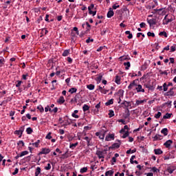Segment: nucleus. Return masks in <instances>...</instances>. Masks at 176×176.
<instances>
[{"label":"nucleus","instance_id":"nucleus-35","mask_svg":"<svg viewBox=\"0 0 176 176\" xmlns=\"http://www.w3.org/2000/svg\"><path fill=\"white\" fill-rule=\"evenodd\" d=\"M109 118L115 116V113L113 112V110H109Z\"/></svg>","mask_w":176,"mask_h":176},{"label":"nucleus","instance_id":"nucleus-47","mask_svg":"<svg viewBox=\"0 0 176 176\" xmlns=\"http://www.w3.org/2000/svg\"><path fill=\"white\" fill-rule=\"evenodd\" d=\"M148 36H152L153 38H155V33H152L151 32H148L147 33Z\"/></svg>","mask_w":176,"mask_h":176},{"label":"nucleus","instance_id":"nucleus-22","mask_svg":"<svg viewBox=\"0 0 176 176\" xmlns=\"http://www.w3.org/2000/svg\"><path fill=\"white\" fill-rule=\"evenodd\" d=\"M82 109L84 112H86V111H89V109H90V107H89V105L87 104H84V106L82 107Z\"/></svg>","mask_w":176,"mask_h":176},{"label":"nucleus","instance_id":"nucleus-51","mask_svg":"<svg viewBox=\"0 0 176 176\" xmlns=\"http://www.w3.org/2000/svg\"><path fill=\"white\" fill-rule=\"evenodd\" d=\"M5 94H6V91H0V98H2Z\"/></svg>","mask_w":176,"mask_h":176},{"label":"nucleus","instance_id":"nucleus-43","mask_svg":"<svg viewBox=\"0 0 176 176\" xmlns=\"http://www.w3.org/2000/svg\"><path fill=\"white\" fill-rule=\"evenodd\" d=\"M104 138H105V133H100V134L99 135V138H100V140H104Z\"/></svg>","mask_w":176,"mask_h":176},{"label":"nucleus","instance_id":"nucleus-1","mask_svg":"<svg viewBox=\"0 0 176 176\" xmlns=\"http://www.w3.org/2000/svg\"><path fill=\"white\" fill-rule=\"evenodd\" d=\"M117 142H118L117 143L113 144L112 146L109 148V149H115V148L118 149V148H120V144H121L120 140H117Z\"/></svg>","mask_w":176,"mask_h":176},{"label":"nucleus","instance_id":"nucleus-14","mask_svg":"<svg viewBox=\"0 0 176 176\" xmlns=\"http://www.w3.org/2000/svg\"><path fill=\"white\" fill-rule=\"evenodd\" d=\"M155 155H162L163 153V151H162L160 148H157L154 150Z\"/></svg>","mask_w":176,"mask_h":176},{"label":"nucleus","instance_id":"nucleus-34","mask_svg":"<svg viewBox=\"0 0 176 176\" xmlns=\"http://www.w3.org/2000/svg\"><path fill=\"white\" fill-rule=\"evenodd\" d=\"M76 88H72L69 90V93H71V94H74V93H76Z\"/></svg>","mask_w":176,"mask_h":176},{"label":"nucleus","instance_id":"nucleus-11","mask_svg":"<svg viewBox=\"0 0 176 176\" xmlns=\"http://www.w3.org/2000/svg\"><path fill=\"white\" fill-rule=\"evenodd\" d=\"M138 85L135 82V80H133L128 87V89H131L133 87H137Z\"/></svg>","mask_w":176,"mask_h":176},{"label":"nucleus","instance_id":"nucleus-45","mask_svg":"<svg viewBox=\"0 0 176 176\" xmlns=\"http://www.w3.org/2000/svg\"><path fill=\"white\" fill-rule=\"evenodd\" d=\"M25 155H28V151H23L21 153V154H20V156H25Z\"/></svg>","mask_w":176,"mask_h":176},{"label":"nucleus","instance_id":"nucleus-48","mask_svg":"<svg viewBox=\"0 0 176 176\" xmlns=\"http://www.w3.org/2000/svg\"><path fill=\"white\" fill-rule=\"evenodd\" d=\"M21 83H23L21 80H18L17 84L16 85V87H20V86H21Z\"/></svg>","mask_w":176,"mask_h":176},{"label":"nucleus","instance_id":"nucleus-4","mask_svg":"<svg viewBox=\"0 0 176 176\" xmlns=\"http://www.w3.org/2000/svg\"><path fill=\"white\" fill-rule=\"evenodd\" d=\"M147 23L149 24L150 27H153V25H156V19H148Z\"/></svg>","mask_w":176,"mask_h":176},{"label":"nucleus","instance_id":"nucleus-46","mask_svg":"<svg viewBox=\"0 0 176 176\" xmlns=\"http://www.w3.org/2000/svg\"><path fill=\"white\" fill-rule=\"evenodd\" d=\"M37 109H39L40 112H43V111H45V109H43V107L41 105L37 107Z\"/></svg>","mask_w":176,"mask_h":176},{"label":"nucleus","instance_id":"nucleus-54","mask_svg":"<svg viewBox=\"0 0 176 176\" xmlns=\"http://www.w3.org/2000/svg\"><path fill=\"white\" fill-rule=\"evenodd\" d=\"M114 163H116V158L115 157H113L111 159V164L113 165Z\"/></svg>","mask_w":176,"mask_h":176},{"label":"nucleus","instance_id":"nucleus-7","mask_svg":"<svg viewBox=\"0 0 176 176\" xmlns=\"http://www.w3.org/2000/svg\"><path fill=\"white\" fill-rule=\"evenodd\" d=\"M111 140H115V135L109 134V135L106 136L105 141H111Z\"/></svg>","mask_w":176,"mask_h":176},{"label":"nucleus","instance_id":"nucleus-49","mask_svg":"<svg viewBox=\"0 0 176 176\" xmlns=\"http://www.w3.org/2000/svg\"><path fill=\"white\" fill-rule=\"evenodd\" d=\"M52 168V165L50 164H47V166L45 167V170H50Z\"/></svg>","mask_w":176,"mask_h":176},{"label":"nucleus","instance_id":"nucleus-56","mask_svg":"<svg viewBox=\"0 0 176 176\" xmlns=\"http://www.w3.org/2000/svg\"><path fill=\"white\" fill-rule=\"evenodd\" d=\"M4 61H5V59H3V58H0V67L1 65H3Z\"/></svg>","mask_w":176,"mask_h":176},{"label":"nucleus","instance_id":"nucleus-62","mask_svg":"<svg viewBox=\"0 0 176 176\" xmlns=\"http://www.w3.org/2000/svg\"><path fill=\"white\" fill-rule=\"evenodd\" d=\"M141 69H142V71H145V69H146V66L145 65H142L141 67Z\"/></svg>","mask_w":176,"mask_h":176},{"label":"nucleus","instance_id":"nucleus-2","mask_svg":"<svg viewBox=\"0 0 176 176\" xmlns=\"http://www.w3.org/2000/svg\"><path fill=\"white\" fill-rule=\"evenodd\" d=\"M24 132V126H21L19 130L15 131L14 134L19 135V138L23 135V133Z\"/></svg>","mask_w":176,"mask_h":176},{"label":"nucleus","instance_id":"nucleus-24","mask_svg":"<svg viewBox=\"0 0 176 176\" xmlns=\"http://www.w3.org/2000/svg\"><path fill=\"white\" fill-rule=\"evenodd\" d=\"M41 174V168L37 167L35 172V176H38Z\"/></svg>","mask_w":176,"mask_h":176},{"label":"nucleus","instance_id":"nucleus-16","mask_svg":"<svg viewBox=\"0 0 176 176\" xmlns=\"http://www.w3.org/2000/svg\"><path fill=\"white\" fill-rule=\"evenodd\" d=\"M119 60H120V61H124L126 60H130V58H129V56H120L119 58Z\"/></svg>","mask_w":176,"mask_h":176},{"label":"nucleus","instance_id":"nucleus-31","mask_svg":"<svg viewBox=\"0 0 176 176\" xmlns=\"http://www.w3.org/2000/svg\"><path fill=\"white\" fill-rule=\"evenodd\" d=\"M32 131H33V130L32 129L31 127H28L26 129L27 134H32Z\"/></svg>","mask_w":176,"mask_h":176},{"label":"nucleus","instance_id":"nucleus-44","mask_svg":"<svg viewBox=\"0 0 176 176\" xmlns=\"http://www.w3.org/2000/svg\"><path fill=\"white\" fill-rule=\"evenodd\" d=\"M143 102H145V100H136V104L140 105V104H143Z\"/></svg>","mask_w":176,"mask_h":176},{"label":"nucleus","instance_id":"nucleus-37","mask_svg":"<svg viewBox=\"0 0 176 176\" xmlns=\"http://www.w3.org/2000/svg\"><path fill=\"white\" fill-rule=\"evenodd\" d=\"M151 170L153 173H160V170L156 167H153Z\"/></svg>","mask_w":176,"mask_h":176},{"label":"nucleus","instance_id":"nucleus-63","mask_svg":"<svg viewBox=\"0 0 176 176\" xmlns=\"http://www.w3.org/2000/svg\"><path fill=\"white\" fill-rule=\"evenodd\" d=\"M175 50V46L170 47V52H174Z\"/></svg>","mask_w":176,"mask_h":176},{"label":"nucleus","instance_id":"nucleus-53","mask_svg":"<svg viewBox=\"0 0 176 176\" xmlns=\"http://www.w3.org/2000/svg\"><path fill=\"white\" fill-rule=\"evenodd\" d=\"M163 87H164V91H167V90H168V88L167 87V84L164 83Z\"/></svg>","mask_w":176,"mask_h":176},{"label":"nucleus","instance_id":"nucleus-36","mask_svg":"<svg viewBox=\"0 0 176 176\" xmlns=\"http://www.w3.org/2000/svg\"><path fill=\"white\" fill-rule=\"evenodd\" d=\"M160 36H165V38H167V33L166 32H161L159 33Z\"/></svg>","mask_w":176,"mask_h":176},{"label":"nucleus","instance_id":"nucleus-52","mask_svg":"<svg viewBox=\"0 0 176 176\" xmlns=\"http://www.w3.org/2000/svg\"><path fill=\"white\" fill-rule=\"evenodd\" d=\"M93 9H94V4H91V5L88 7V10H93Z\"/></svg>","mask_w":176,"mask_h":176},{"label":"nucleus","instance_id":"nucleus-12","mask_svg":"<svg viewBox=\"0 0 176 176\" xmlns=\"http://www.w3.org/2000/svg\"><path fill=\"white\" fill-rule=\"evenodd\" d=\"M58 104H64L65 102V99H64V96H60L58 100H57Z\"/></svg>","mask_w":176,"mask_h":176},{"label":"nucleus","instance_id":"nucleus-6","mask_svg":"<svg viewBox=\"0 0 176 176\" xmlns=\"http://www.w3.org/2000/svg\"><path fill=\"white\" fill-rule=\"evenodd\" d=\"M47 153H50V150L49 148H42L39 155H47Z\"/></svg>","mask_w":176,"mask_h":176},{"label":"nucleus","instance_id":"nucleus-42","mask_svg":"<svg viewBox=\"0 0 176 176\" xmlns=\"http://www.w3.org/2000/svg\"><path fill=\"white\" fill-rule=\"evenodd\" d=\"M129 137V131H126L124 134L122 135V138H127Z\"/></svg>","mask_w":176,"mask_h":176},{"label":"nucleus","instance_id":"nucleus-64","mask_svg":"<svg viewBox=\"0 0 176 176\" xmlns=\"http://www.w3.org/2000/svg\"><path fill=\"white\" fill-rule=\"evenodd\" d=\"M146 176H153V174L152 173H146Z\"/></svg>","mask_w":176,"mask_h":176},{"label":"nucleus","instance_id":"nucleus-15","mask_svg":"<svg viewBox=\"0 0 176 176\" xmlns=\"http://www.w3.org/2000/svg\"><path fill=\"white\" fill-rule=\"evenodd\" d=\"M162 134H164V135H167L168 134V129L167 128H164L161 131Z\"/></svg>","mask_w":176,"mask_h":176},{"label":"nucleus","instance_id":"nucleus-39","mask_svg":"<svg viewBox=\"0 0 176 176\" xmlns=\"http://www.w3.org/2000/svg\"><path fill=\"white\" fill-rule=\"evenodd\" d=\"M96 13H97V11H93V10H89V14H92V16H96Z\"/></svg>","mask_w":176,"mask_h":176},{"label":"nucleus","instance_id":"nucleus-26","mask_svg":"<svg viewBox=\"0 0 176 176\" xmlns=\"http://www.w3.org/2000/svg\"><path fill=\"white\" fill-rule=\"evenodd\" d=\"M124 65L125 66V69H129L131 67L130 62L124 63Z\"/></svg>","mask_w":176,"mask_h":176},{"label":"nucleus","instance_id":"nucleus-17","mask_svg":"<svg viewBox=\"0 0 176 176\" xmlns=\"http://www.w3.org/2000/svg\"><path fill=\"white\" fill-rule=\"evenodd\" d=\"M162 138H163V136L160 135H155L153 138V141H157V140H162Z\"/></svg>","mask_w":176,"mask_h":176},{"label":"nucleus","instance_id":"nucleus-5","mask_svg":"<svg viewBox=\"0 0 176 176\" xmlns=\"http://www.w3.org/2000/svg\"><path fill=\"white\" fill-rule=\"evenodd\" d=\"M96 155L99 157V159H104L105 157L104 156V151H97Z\"/></svg>","mask_w":176,"mask_h":176},{"label":"nucleus","instance_id":"nucleus-9","mask_svg":"<svg viewBox=\"0 0 176 176\" xmlns=\"http://www.w3.org/2000/svg\"><path fill=\"white\" fill-rule=\"evenodd\" d=\"M171 144H173V140H168L164 144V145L166 146V148H170Z\"/></svg>","mask_w":176,"mask_h":176},{"label":"nucleus","instance_id":"nucleus-41","mask_svg":"<svg viewBox=\"0 0 176 176\" xmlns=\"http://www.w3.org/2000/svg\"><path fill=\"white\" fill-rule=\"evenodd\" d=\"M87 167H84L80 169V173H87Z\"/></svg>","mask_w":176,"mask_h":176},{"label":"nucleus","instance_id":"nucleus-21","mask_svg":"<svg viewBox=\"0 0 176 176\" xmlns=\"http://www.w3.org/2000/svg\"><path fill=\"white\" fill-rule=\"evenodd\" d=\"M84 140H85V141H87V146H90V141H91V139L89 138V137L86 136L85 138H84Z\"/></svg>","mask_w":176,"mask_h":176},{"label":"nucleus","instance_id":"nucleus-58","mask_svg":"<svg viewBox=\"0 0 176 176\" xmlns=\"http://www.w3.org/2000/svg\"><path fill=\"white\" fill-rule=\"evenodd\" d=\"M18 145L21 146H24V142H23V140H21L18 142Z\"/></svg>","mask_w":176,"mask_h":176},{"label":"nucleus","instance_id":"nucleus-20","mask_svg":"<svg viewBox=\"0 0 176 176\" xmlns=\"http://www.w3.org/2000/svg\"><path fill=\"white\" fill-rule=\"evenodd\" d=\"M173 116V113H166L165 116H164L163 119H170L171 116Z\"/></svg>","mask_w":176,"mask_h":176},{"label":"nucleus","instance_id":"nucleus-8","mask_svg":"<svg viewBox=\"0 0 176 176\" xmlns=\"http://www.w3.org/2000/svg\"><path fill=\"white\" fill-rule=\"evenodd\" d=\"M122 105H124V109H129V107H130V102H127L124 100L122 103Z\"/></svg>","mask_w":176,"mask_h":176},{"label":"nucleus","instance_id":"nucleus-59","mask_svg":"<svg viewBox=\"0 0 176 176\" xmlns=\"http://www.w3.org/2000/svg\"><path fill=\"white\" fill-rule=\"evenodd\" d=\"M27 76H28V74L22 75V78L23 79V80H27Z\"/></svg>","mask_w":176,"mask_h":176},{"label":"nucleus","instance_id":"nucleus-18","mask_svg":"<svg viewBox=\"0 0 176 176\" xmlns=\"http://www.w3.org/2000/svg\"><path fill=\"white\" fill-rule=\"evenodd\" d=\"M129 116H130V110H129V109H125V115H124L125 119H127Z\"/></svg>","mask_w":176,"mask_h":176},{"label":"nucleus","instance_id":"nucleus-3","mask_svg":"<svg viewBox=\"0 0 176 176\" xmlns=\"http://www.w3.org/2000/svg\"><path fill=\"white\" fill-rule=\"evenodd\" d=\"M137 93H145V89H142V85H138L135 87Z\"/></svg>","mask_w":176,"mask_h":176},{"label":"nucleus","instance_id":"nucleus-28","mask_svg":"<svg viewBox=\"0 0 176 176\" xmlns=\"http://www.w3.org/2000/svg\"><path fill=\"white\" fill-rule=\"evenodd\" d=\"M168 15H166L164 17V20H166V23L164 24H168V23H171V19H168Z\"/></svg>","mask_w":176,"mask_h":176},{"label":"nucleus","instance_id":"nucleus-27","mask_svg":"<svg viewBox=\"0 0 176 176\" xmlns=\"http://www.w3.org/2000/svg\"><path fill=\"white\" fill-rule=\"evenodd\" d=\"M68 54H69V50H66L63 53V57H67V56H68Z\"/></svg>","mask_w":176,"mask_h":176},{"label":"nucleus","instance_id":"nucleus-57","mask_svg":"<svg viewBox=\"0 0 176 176\" xmlns=\"http://www.w3.org/2000/svg\"><path fill=\"white\" fill-rule=\"evenodd\" d=\"M145 25H146V24L144 22H142L140 24V28H144Z\"/></svg>","mask_w":176,"mask_h":176},{"label":"nucleus","instance_id":"nucleus-13","mask_svg":"<svg viewBox=\"0 0 176 176\" xmlns=\"http://www.w3.org/2000/svg\"><path fill=\"white\" fill-rule=\"evenodd\" d=\"M173 90H174V88H171L169 91L166 92V96H174V91Z\"/></svg>","mask_w":176,"mask_h":176},{"label":"nucleus","instance_id":"nucleus-30","mask_svg":"<svg viewBox=\"0 0 176 176\" xmlns=\"http://www.w3.org/2000/svg\"><path fill=\"white\" fill-rule=\"evenodd\" d=\"M160 116H162V113L158 111L157 114H155L154 118H155V119H160Z\"/></svg>","mask_w":176,"mask_h":176},{"label":"nucleus","instance_id":"nucleus-10","mask_svg":"<svg viewBox=\"0 0 176 176\" xmlns=\"http://www.w3.org/2000/svg\"><path fill=\"white\" fill-rule=\"evenodd\" d=\"M114 14L113 10H112V8H109V12H107V17L108 19H111Z\"/></svg>","mask_w":176,"mask_h":176},{"label":"nucleus","instance_id":"nucleus-29","mask_svg":"<svg viewBox=\"0 0 176 176\" xmlns=\"http://www.w3.org/2000/svg\"><path fill=\"white\" fill-rule=\"evenodd\" d=\"M105 175L106 176H108V175H110V176H112L113 175V170H108L105 173Z\"/></svg>","mask_w":176,"mask_h":176},{"label":"nucleus","instance_id":"nucleus-61","mask_svg":"<svg viewBox=\"0 0 176 176\" xmlns=\"http://www.w3.org/2000/svg\"><path fill=\"white\" fill-rule=\"evenodd\" d=\"M169 60L170 61L169 64H174V58H170Z\"/></svg>","mask_w":176,"mask_h":176},{"label":"nucleus","instance_id":"nucleus-38","mask_svg":"<svg viewBox=\"0 0 176 176\" xmlns=\"http://www.w3.org/2000/svg\"><path fill=\"white\" fill-rule=\"evenodd\" d=\"M45 138L46 140H52V132L48 133Z\"/></svg>","mask_w":176,"mask_h":176},{"label":"nucleus","instance_id":"nucleus-33","mask_svg":"<svg viewBox=\"0 0 176 176\" xmlns=\"http://www.w3.org/2000/svg\"><path fill=\"white\" fill-rule=\"evenodd\" d=\"M113 104V99H110L108 102L105 103V105H112Z\"/></svg>","mask_w":176,"mask_h":176},{"label":"nucleus","instance_id":"nucleus-50","mask_svg":"<svg viewBox=\"0 0 176 176\" xmlns=\"http://www.w3.org/2000/svg\"><path fill=\"white\" fill-rule=\"evenodd\" d=\"M86 42H87V43H90V42H94V39L88 38L86 40Z\"/></svg>","mask_w":176,"mask_h":176},{"label":"nucleus","instance_id":"nucleus-40","mask_svg":"<svg viewBox=\"0 0 176 176\" xmlns=\"http://www.w3.org/2000/svg\"><path fill=\"white\" fill-rule=\"evenodd\" d=\"M78 142H76L74 144H71L69 146V148H76V146H78Z\"/></svg>","mask_w":176,"mask_h":176},{"label":"nucleus","instance_id":"nucleus-23","mask_svg":"<svg viewBox=\"0 0 176 176\" xmlns=\"http://www.w3.org/2000/svg\"><path fill=\"white\" fill-rule=\"evenodd\" d=\"M146 87L147 89H149V90H155V87L153 85H150V84H147L146 85Z\"/></svg>","mask_w":176,"mask_h":176},{"label":"nucleus","instance_id":"nucleus-25","mask_svg":"<svg viewBox=\"0 0 176 176\" xmlns=\"http://www.w3.org/2000/svg\"><path fill=\"white\" fill-rule=\"evenodd\" d=\"M115 82L117 85H120V76H116Z\"/></svg>","mask_w":176,"mask_h":176},{"label":"nucleus","instance_id":"nucleus-32","mask_svg":"<svg viewBox=\"0 0 176 176\" xmlns=\"http://www.w3.org/2000/svg\"><path fill=\"white\" fill-rule=\"evenodd\" d=\"M87 87L89 89V90H94V85L93 84L87 85Z\"/></svg>","mask_w":176,"mask_h":176},{"label":"nucleus","instance_id":"nucleus-60","mask_svg":"<svg viewBox=\"0 0 176 176\" xmlns=\"http://www.w3.org/2000/svg\"><path fill=\"white\" fill-rule=\"evenodd\" d=\"M72 116L73 118H75L76 119H78V118H79V116L76 115V114L74 113H73L72 114Z\"/></svg>","mask_w":176,"mask_h":176},{"label":"nucleus","instance_id":"nucleus-55","mask_svg":"<svg viewBox=\"0 0 176 176\" xmlns=\"http://www.w3.org/2000/svg\"><path fill=\"white\" fill-rule=\"evenodd\" d=\"M19 173V168H16L14 171L12 173V175H16V174Z\"/></svg>","mask_w":176,"mask_h":176},{"label":"nucleus","instance_id":"nucleus-19","mask_svg":"<svg viewBox=\"0 0 176 176\" xmlns=\"http://www.w3.org/2000/svg\"><path fill=\"white\" fill-rule=\"evenodd\" d=\"M126 35H129L127 36L128 39H131L133 38V34L130 32V31H126L125 32Z\"/></svg>","mask_w":176,"mask_h":176}]
</instances>
